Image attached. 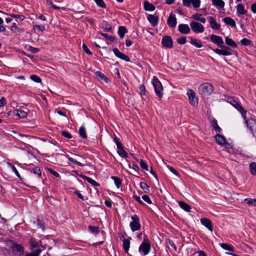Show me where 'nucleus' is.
<instances>
[{
  "instance_id": "5fc2aeb1",
  "label": "nucleus",
  "mask_w": 256,
  "mask_h": 256,
  "mask_svg": "<svg viewBox=\"0 0 256 256\" xmlns=\"http://www.w3.org/2000/svg\"><path fill=\"white\" fill-rule=\"evenodd\" d=\"M96 4L102 8H106V5L103 0H94Z\"/></svg>"
},
{
  "instance_id": "2eb2a0df",
  "label": "nucleus",
  "mask_w": 256,
  "mask_h": 256,
  "mask_svg": "<svg viewBox=\"0 0 256 256\" xmlns=\"http://www.w3.org/2000/svg\"><path fill=\"white\" fill-rule=\"evenodd\" d=\"M147 18L152 26L154 27L158 25L159 20L158 16L153 14H148Z\"/></svg>"
},
{
  "instance_id": "c756f323",
  "label": "nucleus",
  "mask_w": 256,
  "mask_h": 256,
  "mask_svg": "<svg viewBox=\"0 0 256 256\" xmlns=\"http://www.w3.org/2000/svg\"><path fill=\"white\" fill-rule=\"evenodd\" d=\"M102 26L107 32H110L112 30V26L106 20L102 22Z\"/></svg>"
},
{
  "instance_id": "e2e57ef3",
  "label": "nucleus",
  "mask_w": 256,
  "mask_h": 256,
  "mask_svg": "<svg viewBox=\"0 0 256 256\" xmlns=\"http://www.w3.org/2000/svg\"><path fill=\"white\" fill-rule=\"evenodd\" d=\"M168 168L176 176H179L180 174L172 166H167Z\"/></svg>"
},
{
  "instance_id": "864d4df0",
  "label": "nucleus",
  "mask_w": 256,
  "mask_h": 256,
  "mask_svg": "<svg viewBox=\"0 0 256 256\" xmlns=\"http://www.w3.org/2000/svg\"><path fill=\"white\" fill-rule=\"evenodd\" d=\"M10 30L13 32H20V28L16 26V23L13 22L10 27Z\"/></svg>"
},
{
  "instance_id": "4be33fe9",
  "label": "nucleus",
  "mask_w": 256,
  "mask_h": 256,
  "mask_svg": "<svg viewBox=\"0 0 256 256\" xmlns=\"http://www.w3.org/2000/svg\"><path fill=\"white\" fill-rule=\"evenodd\" d=\"M179 206L185 211L188 212H190L191 210V207L190 206L186 204L183 201H179L178 202Z\"/></svg>"
},
{
  "instance_id": "1a4fd4ad",
  "label": "nucleus",
  "mask_w": 256,
  "mask_h": 256,
  "mask_svg": "<svg viewBox=\"0 0 256 256\" xmlns=\"http://www.w3.org/2000/svg\"><path fill=\"white\" fill-rule=\"evenodd\" d=\"M210 40L213 43L216 44L218 46L220 47L224 45V42L222 38L220 36L215 34H212L210 36Z\"/></svg>"
},
{
  "instance_id": "cd10ccee",
  "label": "nucleus",
  "mask_w": 256,
  "mask_h": 256,
  "mask_svg": "<svg viewBox=\"0 0 256 256\" xmlns=\"http://www.w3.org/2000/svg\"><path fill=\"white\" fill-rule=\"evenodd\" d=\"M95 74L97 77H98L102 80H104L106 83L110 82L109 78L106 77V76L102 72L97 71L95 72Z\"/></svg>"
},
{
  "instance_id": "a878e982",
  "label": "nucleus",
  "mask_w": 256,
  "mask_h": 256,
  "mask_svg": "<svg viewBox=\"0 0 256 256\" xmlns=\"http://www.w3.org/2000/svg\"><path fill=\"white\" fill-rule=\"evenodd\" d=\"M226 44L232 48H236L238 45L231 38L226 37L225 39Z\"/></svg>"
},
{
  "instance_id": "58836bf2",
  "label": "nucleus",
  "mask_w": 256,
  "mask_h": 256,
  "mask_svg": "<svg viewBox=\"0 0 256 256\" xmlns=\"http://www.w3.org/2000/svg\"><path fill=\"white\" fill-rule=\"evenodd\" d=\"M237 12L240 14H244L246 12L244 6L242 4H238L237 6Z\"/></svg>"
},
{
  "instance_id": "69168bd1",
  "label": "nucleus",
  "mask_w": 256,
  "mask_h": 256,
  "mask_svg": "<svg viewBox=\"0 0 256 256\" xmlns=\"http://www.w3.org/2000/svg\"><path fill=\"white\" fill-rule=\"evenodd\" d=\"M82 49L85 52V53H86V54L88 55H92V52L88 48L86 44H82Z\"/></svg>"
},
{
  "instance_id": "c9c22d12",
  "label": "nucleus",
  "mask_w": 256,
  "mask_h": 256,
  "mask_svg": "<svg viewBox=\"0 0 256 256\" xmlns=\"http://www.w3.org/2000/svg\"><path fill=\"white\" fill-rule=\"evenodd\" d=\"M112 179L114 180V184H116V186L118 188H119L122 184V180L120 178L117 176H112Z\"/></svg>"
},
{
  "instance_id": "f03ea898",
  "label": "nucleus",
  "mask_w": 256,
  "mask_h": 256,
  "mask_svg": "<svg viewBox=\"0 0 256 256\" xmlns=\"http://www.w3.org/2000/svg\"><path fill=\"white\" fill-rule=\"evenodd\" d=\"M152 84L154 87L156 94L160 99H161L163 96V87L161 82L156 76H154L152 78Z\"/></svg>"
},
{
  "instance_id": "338daca9",
  "label": "nucleus",
  "mask_w": 256,
  "mask_h": 256,
  "mask_svg": "<svg viewBox=\"0 0 256 256\" xmlns=\"http://www.w3.org/2000/svg\"><path fill=\"white\" fill-rule=\"evenodd\" d=\"M142 198L148 204H151L152 203L151 200L148 195H143L142 196Z\"/></svg>"
},
{
  "instance_id": "bb28decb",
  "label": "nucleus",
  "mask_w": 256,
  "mask_h": 256,
  "mask_svg": "<svg viewBox=\"0 0 256 256\" xmlns=\"http://www.w3.org/2000/svg\"><path fill=\"white\" fill-rule=\"evenodd\" d=\"M127 32L126 28L124 26H120L118 30V34L122 38H124L126 32Z\"/></svg>"
},
{
  "instance_id": "4d7b16f0",
  "label": "nucleus",
  "mask_w": 256,
  "mask_h": 256,
  "mask_svg": "<svg viewBox=\"0 0 256 256\" xmlns=\"http://www.w3.org/2000/svg\"><path fill=\"white\" fill-rule=\"evenodd\" d=\"M113 52L114 54L118 58H121L123 53L121 52L117 48H114L113 49Z\"/></svg>"
},
{
  "instance_id": "20e7f679",
  "label": "nucleus",
  "mask_w": 256,
  "mask_h": 256,
  "mask_svg": "<svg viewBox=\"0 0 256 256\" xmlns=\"http://www.w3.org/2000/svg\"><path fill=\"white\" fill-rule=\"evenodd\" d=\"M151 250V245L149 241H143L139 246L138 252L142 256L147 255Z\"/></svg>"
},
{
  "instance_id": "a19ab883",
  "label": "nucleus",
  "mask_w": 256,
  "mask_h": 256,
  "mask_svg": "<svg viewBox=\"0 0 256 256\" xmlns=\"http://www.w3.org/2000/svg\"><path fill=\"white\" fill-rule=\"evenodd\" d=\"M244 202L248 205L256 206V199L246 198L244 200Z\"/></svg>"
},
{
  "instance_id": "6e6d98bb",
  "label": "nucleus",
  "mask_w": 256,
  "mask_h": 256,
  "mask_svg": "<svg viewBox=\"0 0 256 256\" xmlns=\"http://www.w3.org/2000/svg\"><path fill=\"white\" fill-rule=\"evenodd\" d=\"M66 157L68 158V160H69L70 162H72V163H73V164H76V165H78V166H84V164H82V163H80V162H78V161H76V160H74L73 158H70V157H69L68 156H66Z\"/></svg>"
},
{
  "instance_id": "a211bd4d",
  "label": "nucleus",
  "mask_w": 256,
  "mask_h": 256,
  "mask_svg": "<svg viewBox=\"0 0 256 256\" xmlns=\"http://www.w3.org/2000/svg\"><path fill=\"white\" fill-rule=\"evenodd\" d=\"M11 248L14 252H18L19 254H22L24 252V248L22 245L19 244H13L11 246Z\"/></svg>"
},
{
  "instance_id": "c03bdc74",
  "label": "nucleus",
  "mask_w": 256,
  "mask_h": 256,
  "mask_svg": "<svg viewBox=\"0 0 256 256\" xmlns=\"http://www.w3.org/2000/svg\"><path fill=\"white\" fill-rule=\"evenodd\" d=\"M46 3L49 6H50L53 8L54 9H56V10H60V9H62L63 10H66V8H64V7H62V8H60V7H58L57 6H56L54 4L52 3V2L50 0H46Z\"/></svg>"
},
{
  "instance_id": "a18cd8bd",
  "label": "nucleus",
  "mask_w": 256,
  "mask_h": 256,
  "mask_svg": "<svg viewBox=\"0 0 256 256\" xmlns=\"http://www.w3.org/2000/svg\"><path fill=\"white\" fill-rule=\"evenodd\" d=\"M34 174L36 175L38 178H40L42 176V172L40 168L38 166L34 167L32 170Z\"/></svg>"
},
{
  "instance_id": "f3484780",
  "label": "nucleus",
  "mask_w": 256,
  "mask_h": 256,
  "mask_svg": "<svg viewBox=\"0 0 256 256\" xmlns=\"http://www.w3.org/2000/svg\"><path fill=\"white\" fill-rule=\"evenodd\" d=\"M215 139L217 144L223 146L228 144L224 136L221 134H216L215 136Z\"/></svg>"
},
{
  "instance_id": "09e8293b",
  "label": "nucleus",
  "mask_w": 256,
  "mask_h": 256,
  "mask_svg": "<svg viewBox=\"0 0 256 256\" xmlns=\"http://www.w3.org/2000/svg\"><path fill=\"white\" fill-rule=\"evenodd\" d=\"M140 164L142 169L146 170H148V166L144 160L141 159L140 160Z\"/></svg>"
},
{
  "instance_id": "9b49d317",
  "label": "nucleus",
  "mask_w": 256,
  "mask_h": 256,
  "mask_svg": "<svg viewBox=\"0 0 256 256\" xmlns=\"http://www.w3.org/2000/svg\"><path fill=\"white\" fill-rule=\"evenodd\" d=\"M187 94L188 96L190 104L194 105L198 104V99L196 97V93L192 89H189L187 92Z\"/></svg>"
},
{
  "instance_id": "ddd939ff",
  "label": "nucleus",
  "mask_w": 256,
  "mask_h": 256,
  "mask_svg": "<svg viewBox=\"0 0 256 256\" xmlns=\"http://www.w3.org/2000/svg\"><path fill=\"white\" fill-rule=\"evenodd\" d=\"M176 18L175 15L171 13L168 18V24L170 28H174L176 25Z\"/></svg>"
},
{
  "instance_id": "e433bc0d",
  "label": "nucleus",
  "mask_w": 256,
  "mask_h": 256,
  "mask_svg": "<svg viewBox=\"0 0 256 256\" xmlns=\"http://www.w3.org/2000/svg\"><path fill=\"white\" fill-rule=\"evenodd\" d=\"M250 170L251 174L256 175V162H252L250 164Z\"/></svg>"
},
{
  "instance_id": "4c0bfd02",
  "label": "nucleus",
  "mask_w": 256,
  "mask_h": 256,
  "mask_svg": "<svg viewBox=\"0 0 256 256\" xmlns=\"http://www.w3.org/2000/svg\"><path fill=\"white\" fill-rule=\"evenodd\" d=\"M140 188L145 192H148L150 191V188L148 185L145 182H140Z\"/></svg>"
},
{
  "instance_id": "37998d69",
  "label": "nucleus",
  "mask_w": 256,
  "mask_h": 256,
  "mask_svg": "<svg viewBox=\"0 0 256 256\" xmlns=\"http://www.w3.org/2000/svg\"><path fill=\"white\" fill-rule=\"evenodd\" d=\"M130 246V241H123V248L126 253H128Z\"/></svg>"
},
{
  "instance_id": "de8ad7c7",
  "label": "nucleus",
  "mask_w": 256,
  "mask_h": 256,
  "mask_svg": "<svg viewBox=\"0 0 256 256\" xmlns=\"http://www.w3.org/2000/svg\"><path fill=\"white\" fill-rule=\"evenodd\" d=\"M99 34L103 36L105 38H106V39L110 40V41H112V42H113L115 38H114V37L113 36H109L108 34H104V33H102V32H99Z\"/></svg>"
},
{
  "instance_id": "72a5a7b5",
  "label": "nucleus",
  "mask_w": 256,
  "mask_h": 256,
  "mask_svg": "<svg viewBox=\"0 0 256 256\" xmlns=\"http://www.w3.org/2000/svg\"><path fill=\"white\" fill-rule=\"evenodd\" d=\"M16 115L20 118H26L28 116V114L26 112L23 110H17Z\"/></svg>"
},
{
  "instance_id": "412c9836",
  "label": "nucleus",
  "mask_w": 256,
  "mask_h": 256,
  "mask_svg": "<svg viewBox=\"0 0 256 256\" xmlns=\"http://www.w3.org/2000/svg\"><path fill=\"white\" fill-rule=\"evenodd\" d=\"M223 22L227 25L234 28L236 26L235 21L230 17H226L223 18Z\"/></svg>"
},
{
  "instance_id": "ea45409f",
  "label": "nucleus",
  "mask_w": 256,
  "mask_h": 256,
  "mask_svg": "<svg viewBox=\"0 0 256 256\" xmlns=\"http://www.w3.org/2000/svg\"><path fill=\"white\" fill-rule=\"evenodd\" d=\"M18 136L22 138V140L24 144H26L27 142H28V140L30 139L29 136L22 134H18Z\"/></svg>"
},
{
  "instance_id": "473e14b6",
  "label": "nucleus",
  "mask_w": 256,
  "mask_h": 256,
  "mask_svg": "<svg viewBox=\"0 0 256 256\" xmlns=\"http://www.w3.org/2000/svg\"><path fill=\"white\" fill-rule=\"evenodd\" d=\"M220 246L222 248H224L225 250L231 252L234 251V247L230 244L226 243H222L220 244Z\"/></svg>"
},
{
  "instance_id": "7c9ffc66",
  "label": "nucleus",
  "mask_w": 256,
  "mask_h": 256,
  "mask_svg": "<svg viewBox=\"0 0 256 256\" xmlns=\"http://www.w3.org/2000/svg\"><path fill=\"white\" fill-rule=\"evenodd\" d=\"M212 4L220 8H222L224 6V2L222 0H212Z\"/></svg>"
},
{
  "instance_id": "aec40b11",
  "label": "nucleus",
  "mask_w": 256,
  "mask_h": 256,
  "mask_svg": "<svg viewBox=\"0 0 256 256\" xmlns=\"http://www.w3.org/2000/svg\"><path fill=\"white\" fill-rule=\"evenodd\" d=\"M34 228L38 230L40 229L42 230H44V222L42 220H41L38 218L36 221L34 222Z\"/></svg>"
},
{
  "instance_id": "603ef678",
  "label": "nucleus",
  "mask_w": 256,
  "mask_h": 256,
  "mask_svg": "<svg viewBox=\"0 0 256 256\" xmlns=\"http://www.w3.org/2000/svg\"><path fill=\"white\" fill-rule=\"evenodd\" d=\"M11 17L14 18L16 19H18L20 20H23L25 18V16L23 15L14 14H9Z\"/></svg>"
},
{
  "instance_id": "c85d7f7f",
  "label": "nucleus",
  "mask_w": 256,
  "mask_h": 256,
  "mask_svg": "<svg viewBox=\"0 0 256 256\" xmlns=\"http://www.w3.org/2000/svg\"><path fill=\"white\" fill-rule=\"evenodd\" d=\"M78 134L82 138L86 139L87 138L86 130L84 126H81L80 127L79 129Z\"/></svg>"
},
{
  "instance_id": "774afa93",
  "label": "nucleus",
  "mask_w": 256,
  "mask_h": 256,
  "mask_svg": "<svg viewBox=\"0 0 256 256\" xmlns=\"http://www.w3.org/2000/svg\"><path fill=\"white\" fill-rule=\"evenodd\" d=\"M62 134L63 136L66 138H72V135L68 132L66 131H62Z\"/></svg>"
},
{
  "instance_id": "9d476101",
  "label": "nucleus",
  "mask_w": 256,
  "mask_h": 256,
  "mask_svg": "<svg viewBox=\"0 0 256 256\" xmlns=\"http://www.w3.org/2000/svg\"><path fill=\"white\" fill-rule=\"evenodd\" d=\"M183 4L184 6L189 7L190 6L191 4L195 8H198L200 6V0H182Z\"/></svg>"
},
{
  "instance_id": "0eeeda50",
  "label": "nucleus",
  "mask_w": 256,
  "mask_h": 256,
  "mask_svg": "<svg viewBox=\"0 0 256 256\" xmlns=\"http://www.w3.org/2000/svg\"><path fill=\"white\" fill-rule=\"evenodd\" d=\"M190 26L192 30L196 34L203 32L204 30V26L198 22H192L190 23Z\"/></svg>"
},
{
  "instance_id": "49530a36",
  "label": "nucleus",
  "mask_w": 256,
  "mask_h": 256,
  "mask_svg": "<svg viewBox=\"0 0 256 256\" xmlns=\"http://www.w3.org/2000/svg\"><path fill=\"white\" fill-rule=\"evenodd\" d=\"M114 142L116 143V144L117 148L118 150H120V148H123L122 144L120 141V139L118 138L116 136L114 138Z\"/></svg>"
},
{
  "instance_id": "8fccbe9b",
  "label": "nucleus",
  "mask_w": 256,
  "mask_h": 256,
  "mask_svg": "<svg viewBox=\"0 0 256 256\" xmlns=\"http://www.w3.org/2000/svg\"><path fill=\"white\" fill-rule=\"evenodd\" d=\"M252 42L251 40H248V39L246 38H242L240 40V43L243 46H249V45H250L252 44Z\"/></svg>"
},
{
  "instance_id": "6ab92c4d",
  "label": "nucleus",
  "mask_w": 256,
  "mask_h": 256,
  "mask_svg": "<svg viewBox=\"0 0 256 256\" xmlns=\"http://www.w3.org/2000/svg\"><path fill=\"white\" fill-rule=\"evenodd\" d=\"M210 20V27L214 30H220V24L216 22L214 18L212 16H210L208 18Z\"/></svg>"
},
{
  "instance_id": "423d86ee",
  "label": "nucleus",
  "mask_w": 256,
  "mask_h": 256,
  "mask_svg": "<svg viewBox=\"0 0 256 256\" xmlns=\"http://www.w3.org/2000/svg\"><path fill=\"white\" fill-rule=\"evenodd\" d=\"M132 222H130V226L132 230L134 232L140 228L139 217L136 214H134L131 217Z\"/></svg>"
},
{
  "instance_id": "7ed1b4c3",
  "label": "nucleus",
  "mask_w": 256,
  "mask_h": 256,
  "mask_svg": "<svg viewBox=\"0 0 256 256\" xmlns=\"http://www.w3.org/2000/svg\"><path fill=\"white\" fill-rule=\"evenodd\" d=\"M242 117L244 120L248 129L253 136H254V134L256 133V120L252 117L247 118L246 115H244Z\"/></svg>"
},
{
  "instance_id": "0e129e2a",
  "label": "nucleus",
  "mask_w": 256,
  "mask_h": 256,
  "mask_svg": "<svg viewBox=\"0 0 256 256\" xmlns=\"http://www.w3.org/2000/svg\"><path fill=\"white\" fill-rule=\"evenodd\" d=\"M34 29H36L39 32H42L45 30V27L44 26L39 25H34Z\"/></svg>"
},
{
  "instance_id": "f257e3e1",
  "label": "nucleus",
  "mask_w": 256,
  "mask_h": 256,
  "mask_svg": "<svg viewBox=\"0 0 256 256\" xmlns=\"http://www.w3.org/2000/svg\"><path fill=\"white\" fill-rule=\"evenodd\" d=\"M214 87L208 82L204 83L198 87V91L202 96H208L213 93Z\"/></svg>"
},
{
  "instance_id": "3c124183",
  "label": "nucleus",
  "mask_w": 256,
  "mask_h": 256,
  "mask_svg": "<svg viewBox=\"0 0 256 256\" xmlns=\"http://www.w3.org/2000/svg\"><path fill=\"white\" fill-rule=\"evenodd\" d=\"M88 229L94 234H98L99 232V228L98 226H90Z\"/></svg>"
},
{
  "instance_id": "13d9d810",
  "label": "nucleus",
  "mask_w": 256,
  "mask_h": 256,
  "mask_svg": "<svg viewBox=\"0 0 256 256\" xmlns=\"http://www.w3.org/2000/svg\"><path fill=\"white\" fill-rule=\"evenodd\" d=\"M113 52L114 54L118 58H121L123 53L121 52L117 48H114L113 49Z\"/></svg>"
},
{
  "instance_id": "5701e85b",
  "label": "nucleus",
  "mask_w": 256,
  "mask_h": 256,
  "mask_svg": "<svg viewBox=\"0 0 256 256\" xmlns=\"http://www.w3.org/2000/svg\"><path fill=\"white\" fill-rule=\"evenodd\" d=\"M144 8L146 11H154L156 8L154 6L148 1L144 2Z\"/></svg>"
},
{
  "instance_id": "dca6fc26",
  "label": "nucleus",
  "mask_w": 256,
  "mask_h": 256,
  "mask_svg": "<svg viewBox=\"0 0 256 256\" xmlns=\"http://www.w3.org/2000/svg\"><path fill=\"white\" fill-rule=\"evenodd\" d=\"M201 223L207 228L210 230H212V224L210 220L207 218H202L200 219Z\"/></svg>"
},
{
  "instance_id": "4468645a",
  "label": "nucleus",
  "mask_w": 256,
  "mask_h": 256,
  "mask_svg": "<svg viewBox=\"0 0 256 256\" xmlns=\"http://www.w3.org/2000/svg\"><path fill=\"white\" fill-rule=\"evenodd\" d=\"M178 31L182 34H186L190 32V30L186 24H180L178 26Z\"/></svg>"
},
{
  "instance_id": "b1692460",
  "label": "nucleus",
  "mask_w": 256,
  "mask_h": 256,
  "mask_svg": "<svg viewBox=\"0 0 256 256\" xmlns=\"http://www.w3.org/2000/svg\"><path fill=\"white\" fill-rule=\"evenodd\" d=\"M190 40H191L190 42L192 45L194 46H195L198 48L202 47V45L200 40L193 38H191Z\"/></svg>"
},
{
  "instance_id": "f8f14e48",
  "label": "nucleus",
  "mask_w": 256,
  "mask_h": 256,
  "mask_svg": "<svg viewBox=\"0 0 256 256\" xmlns=\"http://www.w3.org/2000/svg\"><path fill=\"white\" fill-rule=\"evenodd\" d=\"M232 104L236 108L241 114L242 116L246 115V110L240 105V104L235 100H232L231 102Z\"/></svg>"
},
{
  "instance_id": "2f4dec72",
  "label": "nucleus",
  "mask_w": 256,
  "mask_h": 256,
  "mask_svg": "<svg viewBox=\"0 0 256 256\" xmlns=\"http://www.w3.org/2000/svg\"><path fill=\"white\" fill-rule=\"evenodd\" d=\"M84 180H87L90 184L94 186H100V184L92 178L86 176H83Z\"/></svg>"
},
{
  "instance_id": "680f3d73",
  "label": "nucleus",
  "mask_w": 256,
  "mask_h": 256,
  "mask_svg": "<svg viewBox=\"0 0 256 256\" xmlns=\"http://www.w3.org/2000/svg\"><path fill=\"white\" fill-rule=\"evenodd\" d=\"M8 164L10 166V167L12 168V171L14 172V174H16V175L18 178H20V174L18 173V170H16V168L14 166L12 165V164H10V163H8Z\"/></svg>"
},
{
  "instance_id": "6e6552de",
  "label": "nucleus",
  "mask_w": 256,
  "mask_h": 256,
  "mask_svg": "<svg viewBox=\"0 0 256 256\" xmlns=\"http://www.w3.org/2000/svg\"><path fill=\"white\" fill-rule=\"evenodd\" d=\"M162 44L163 46L170 48L173 47V41L170 36H164L162 38Z\"/></svg>"
},
{
  "instance_id": "39448f33",
  "label": "nucleus",
  "mask_w": 256,
  "mask_h": 256,
  "mask_svg": "<svg viewBox=\"0 0 256 256\" xmlns=\"http://www.w3.org/2000/svg\"><path fill=\"white\" fill-rule=\"evenodd\" d=\"M220 48L222 49H212V48H210L216 54L219 55L228 56H230L232 54V48H230V47L226 46L224 45H222L220 46Z\"/></svg>"
},
{
  "instance_id": "bf43d9fd",
  "label": "nucleus",
  "mask_w": 256,
  "mask_h": 256,
  "mask_svg": "<svg viewBox=\"0 0 256 256\" xmlns=\"http://www.w3.org/2000/svg\"><path fill=\"white\" fill-rule=\"evenodd\" d=\"M30 78L32 80L36 82H40L42 80L41 78L39 76L35 74L31 75Z\"/></svg>"
},
{
  "instance_id": "393cba45",
  "label": "nucleus",
  "mask_w": 256,
  "mask_h": 256,
  "mask_svg": "<svg viewBox=\"0 0 256 256\" xmlns=\"http://www.w3.org/2000/svg\"><path fill=\"white\" fill-rule=\"evenodd\" d=\"M211 126L214 128L216 132H220L222 131L221 128L218 126L217 120L214 119L211 122Z\"/></svg>"
},
{
  "instance_id": "f704fd0d",
  "label": "nucleus",
  "mask_w": 256,
  "mask_h": 256,
  "mask_svg": "<svg viewBox=\"0 0 256 256\" xmlns=\"http://www.w3.org/2000/svg\"><path fill=\"white\" fill-rule=\"evenodd\" d=\"M42 250L40 248H38L31 253L26 254L25 256H39Z\"/></svg>"
},
{
  "instance_id": "79ce46f5",
  "label": "nucleus",
  "mask_w": 256,
  "mask_h": 256,
  "mask_svg": "<svg viewBox=\"0 0 256 256\" xmlns=\"http://www.w3.org/2000/svg\"><path fill=\"white\" fill-rule=\"evenodd\" d=\"M118 154L123 158H128V153L124 149V148H122L120 150H118Z\"/></svg>"
},
{
  "instance_id": "052dcab7",
  "label": "nucleus",
  "mask_w": 256,
  "mask_h": 256,
  "mask_svg": "<svg viewBox=\"0 0 256 256\" xmlns=\"http://www.w3.org/2000/svg\"><path fill=\"white\" fill-rule=\"evenodd\" d=\"M177 42L180 44H184L186 42V38L185 36H181L177 38Z\"/></svg>"
}]
</instances>
